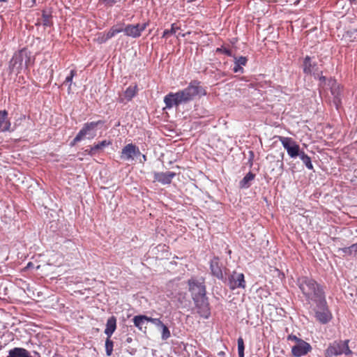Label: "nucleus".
Listing matches in <instances>:
<instances>
[{
  "label": "nucleus",
  "mask_w": 357,
  "mask_h": 357,
  "mask_svg": "<svg viewBox=\"0 0 357 357\" xmlns=\"http://www.w3.org/2000/svg\"><path fill=\"white\" fill-rule=\"evenodd\" d=\"M206 92L197 82H192L185 89L176 93H169L164 98L167 108H172L180 104L192 100L197 96L205 95Z\"/></svg>",
  "instance_id": "1"
},
{
  "label": "nucleus",
  "mask_w": 357,
  "mask_h": 357,
  "mask_svg": "<svg viewBox=\"0 0 357 357\" xmlns=\"http://www.w3.org/2000/svg\"><path fill=\"white\" fill-rule=\"evenodd\" d=\"M297 284L310 303L320 301L321 303H324V292L314 280L307 277H301L298 279Z\"/></svg>",
  "instance_id": "2"
},
{
  "label": "nucleus",
  "mask_w": 357,
  "mask_h": 357,
  "mask_svg": "<svg viewBox=\"0 0 357 357\" xmlns=\"http://www.w3.org/2000/svg\"><path fill=\"white\" fill-rule=\"evenodd\" d=\"M189 289L197 307H199L207 317L208 313V302L206 298V290L203 282L195 279L188 281Z\"/></svg>",
  "instance_id": "3"
},
{
  "label": "nucleus",
  "mask_w": 357,
  "mask_h": 357,
  "mask_svg": "<svg viewBox=\"0 0 357 357\" xmlns=\"http://www.w3.org/2000/svg\"><path fill=\"white\" fill-rule=\"evenodd\" d=\"M103 122L98 121L96 122H91L85 123L84 127L79 130L76 137L73 139V144L87 138L89 139H93L96 136L97 128L100 125H102Z\"/></svg>",
  "instance_id": "4"
},
{
  "label": "nucleus",
  "mask_w": 357,
  "mask_h": 357,
  "mask_svg": "<svg viewBox=\"0 0 357 357\" xmlns=\"http://www.w3.org/2000/svg\"><path fill=\"white\" fill-rule=\"evenodd\" d=\"M352 354L351 350L349 347V340H338L331 344L326 350V357L333 356H339L342 354L350 355Z\"/></svg>",
  "instance_id": "5"
},
{
  "label": "nucleus",
  "mask_w": 357,
  "mask_h": 357,
  "mask_svg": "<svg viewBox=\"0 0 357 357\" xmlns=\"http://www.w3.org/2000/svg\"><path fill=\"white\" fill-rule=\"evenodd\" d=\"M278 138L290 158H295L298 156L301 151H300V146L294 139L282 136H280Z\"/></svg>",
  "instance_id": "6"
},
{
  "label": "nucleus",
  "mask_w": 357,
  "mask_h": 357,
  "mask_svg": "<svg viewBox=\"0 0 357 357\" xmlns=\"http://www.w3.org/2000/svg\"><path fill=\"white\" fill-rule=\"evenodd\" d=\"M317 308L315 310V317L317 319L321 324H326L332 319V314L328 310L326 305V299L324 298V303H321L320 301L315 302Z\"/></svg>",
  "instance_id": "7"
},
{
  "label": "nucleus",
  "mask_w": 357,
  "mask_h": 357,
  "mask_svg": "<svg viewBox=\"0 0 357 357\" xmlns=\"http://www.w3.org/2000/svg\"><path fill=\"white\" fill-rule=\"evenodd\" d=\"M149 25V23H143V24H128L123 28V31L127 36L132 38H138L141 36L142 32L145 30V29Z\"/></svg>",
  "instance_id": "8"
},
{
  "label": "nucleus",
  "mask_w": 357,
  "mask_h": 357,
  "mask_svg": "<svg viewBox=\"0 0 357 357\" xmlns=\"http://www.w3.org/2000/svg\"><path fill=\"white\" fill-rule=\"evenodd\" d=\"M139 154L140 151L138 147L132 144H128L123 148L121 158L126 160H132L135 155Z\"/></svg>",
  "instance_id": "9"
},
{
  "label": "nucleus",
  "mask_w": 357,
  "mask_h": 357,
  "mask_svg": "<svg viewBox=\"0 0 357 357\" xmlns=\"http://www.w3.org/2000/svg\"><path fill=\"white\" fill-rule=\"evenodd\" d=\"M229 287L232 289L245 287V281L243 273L234 272L229 278Z\"/></svg>",
  "instance_id": "10"
},
{
  "label": "nucleus",
  "mask_w": 357,
  "mask_h": 357,
  "mask_svg": "<svg viewBox=\"0 0 357 357\" xmlns=\"http://www.w3.org/2000/svg\"><path fill=\"white\" fill-rule=\"evenodd\" d=\"M312 349L310 344L304 340L298 341L291 349L292 354L296 357H301L306 355Z\"/></svg>",
  "instance_id": "11"
},
{
  "label": "nucleus",
  "mask_w": 357,
  "mask_h": 357,
  "mask_svg": "<svg viewBox=\"0 0 357 357\" xmlns=\"http://www.w3.org/2000/svg\"><path fill=\"white\" fill-rule=\"evenodd\" d=\"M23 65V53H15L10 61V68L13 72L18 73Z\"/></svg>",
  "instance_id": "12"
},
{
  "label": "nucleus",
  "mask_w": 357,
  "mask_h": 357,
  "mask_svg": "<svg viewBox=\"0 0 357 357\" xmlns=\"http://www.w3.org/2000/svg\"><path fill=\"white\" fill-rule=\"evenodd\" d=\"M175 176L176 174L172 172H155L154 179L162 184H169Z\"/></svg>",
  "instance_id": "13"
},
{
  "label": "nucleus",
  "mask_w": 357,
  "mask_h": 357,
  "mask_svg": "<svg viewBox=\"0 0 357 357\" xmlns=\"http://www.w3.org/2000/svg\"><path fill=\"white\" fill-rule=\"evenodd\" d=\"M137 86H130L126 89V90L123 93V94L119 96V102H125L127 101H130L137 93Z\"/></svg>",
  "instance_id": "14"
},
{
  "label": "nucleus",
  "mask_w": 357,
  "mask_h": 357,
  "mask_svg": "<svg viewBox=\"0 0 357 357\" xmlns=\"http://www.w3.org/2000/svg\"><path fill=\"white\" fill-rule=\"evenodd\" d=\"M210 268L212 274L218 278V279L223 278V273L221 267L219 265V259L217 257H214L210 264Z\"/></svg>",
  "instance_id": "15"
},
{
  "label": "nucleus",
  "mask_w": 357,
  "mask_h": 357,
  "mask_svg": "<svg viewBox=\"0 0 357 357\" xmlns=\"http://www.w3.org/2000/svg\"><path fill=\"white\" fill-rule=\"evenodd\" d=\"M341 88L337 83L333 84L331 86V93L333 96V102L336 105L337 109L341 104Z\"/></svg>",
  "instance_id": "16"
},
{
  "label": "nucleus",
  "mask_w": 357,
  "mask_h": 357,
  "mask_svg": "<svg viewBox=\"0 0 357 357\" xmlns=\"http://www.w3.org/2000/svg\"><path fill=\"white\" fill-rule=\"evenodd\" d=\"M10 123L8 120V113L6 111H0V131H7L9 130Z\"/></svg>",
  "instance_id": "17"
},
{
  "label": "nucleus",
  "mask_w": 357,
  "mask_h": 357,
  "mask_svg": "<svg viewBox=\"0 0 357 357\" xmlns=\"http://www.w3.org/2000/svg\"><path fill=\"white\" fill-rule=\"evenodd\" d=\"M116 328V319L114 317H112L107 319L105 333L108 337H110Z\"/></svg>",
  "instance_id": "18"
},
{
  "label": "nucleus",
  "mask_w": 357,
  "mask_h": 357,
  "mask_svg": "<svg viewBox=\"0 0 357 357\" xmlns=\"http://www.w3.org/2000/svg\"><path fill=\"white\" fill-rule=\"evenodd\" d=\"M112 144V142L109 140H103L93 146L91 147L89 153L91 155L95 154L100 150H102L105 147Z\"/></svg>",
  "instance_id": "19"
},
{
  "label": "nucleus",
  "mask_w": 357,
  "mask_h": 357,
  "mask_svg": "<svg viewBox=\"0 0 357 357\" xmlns=\"http://www.w3.org/2000/svg\"><path fill=\"white\" fill-rule=\"evenodd\" d=\"M149 317L145 315H138L133 318L134 325L138 328L140 331L142 330L143 326L145 321H148Z\"/></svg>",
  "instance_id": "20"
},
{
  "label": "nucleus",
  "mask_w": 357,
  "mask_h": 357,
  "mask_svg": "<svg viewBox=\"0 0 357 357\" xmlns=\"http://www.w3.org/2000/svg\"><path fill=\"white\" fill-rule=\"evenodd\" d=\"M255 174L249 172L240 182V186L243 188H247L250 185V182L254 179Z\"/></svg>",
  "instance_id": "21"
},
{
  "label": "nucleus",
  "mask_w": 357,
  "mask_h": 357,
  "mask_svg": "<svg viewBox=\"0 0 357 357\" xmlns=\"http://www.w3.org/2000/svg\"><path fill=\"white\" fill-rule=\"evenodd\" d=\"M298 156L300 157L301 160L303 161V162L305 164L307 169H313V165L312 164L310 158L307 155H306L304 151H301Z\"/></svg>",
  "instance_id": "22"
},
{
  "label": "nucleus",
  "mask_w": 357,
  "mask_h": 357,
  "mask_svg": "<svg viewBox=\"0 0 357 357\" xmlns=\"http://www.w3.org/2000/svg\"><path fill=\"white\" fill-rule=\"evenodd\" d=\"M123 30V27L121 25L113 26L108 32L106 33V35L109 39L114 37L116 34L122 32Z\"/></svg>",
  "instance_id": "23"
},
{
  "label": "nucleus",
  "mask_w": 357,
  "mask_h": 357,
  "mask_svg": "<svg viewBox=\"0 0 357 357\" xmlns=\"http://www.w3.org/2000/svg\"><path fill=\"white\" fill-rule=\"evenodd\" d=\"M303 71L306 74H310L313 72V66L310 61V58L306 56L303 64Z\"/></svg>",
  "instance_id": "24"
},
{
  "label": "nucleus",
  "mask_w": 357,
  "mask_h": 357,
  "mask_svg": "<svg viewBox=\"0 0 357 357\" xmlns=\"http://www.w3.org/2000/svg\"><path fill=\"white\" fill-rule=\"evenodd\" d=\"M237 344H238V357H244L245 346H244L243 339L241 337H238V339L237 340Z\"/></svg>",
  "instance_id": "25"
},
{
  "label": "nucleus",
  "mask_w": 357,
  "mask_h": 357,
  "mask_svg": "<svg viewBox=\"0 0 357 357\" xmlns=\"http://www.w3.org/2000/svg\"><path fill=\"white\" fill-rule=\"evenodd\" d=\"M178 29H179L178 26H177L175 24H172L171 29H169V30L166 29L164 31L162 37L166 38L169 35L175 34Z\"/></svg>",
  "instance_id": "26"
},
{
  "label": "nucleus",
  "mask_w": 357,
  "mask_h": 357,
  "mask_svg": "<svg viewBox=\"0 0 357 357\" xmlns=\"http://www.w3.org/2000/svg\"><path fill=\"white\" fill-rule=\"evenodd\" d=\"M109 338L110 337H107V339L105 341L106 354L109 356H111L112 354L113 346H114L113 342Z\"/></svg>",
  "instance_id": "27"
},
{
  "label": "nucleus",
  "mask_w": 357,
  "mask_h": 357,
  "mask_svg": "<svg viewBox=\"0 0 357 357\" xmlns=\"http://www.w3.org/2000/svg\"><path fill=\"white\" fill-rule=\"evenodd\" d=\"M160 328H162V339L164 340L168 339L171 335L169 328L165 324Z\"/></svg>",
  "instance_id": "28"
},
{
  "label": "nucleus",
  "mask_w": 357,
  "mask_h": 357,
  "mask_svg": "<svg viewBox=\"0 0 357 357\" xmlns=\"http://www.w3.org/2000/svg\"><path fill=\"white\" fill-rule=\"evenodd\" d=\"M75 71L74 70H72L70 71V75L66 77L65 82H63V84H69V87H68L69 91L70 89V86L72 84L73 78L75 76Z\"/></svg>",
  "instance_id": "29"
},
{
  "label": "nucleus",
  "mask_w": 357,
  "mask_h": 357,
  "mask_svg": "<svg viewBox=\"0 0 357 357\" xmlns=\"http://www.w3.org/2000/svg\"><path fill=\"white\" fill-rule=\"evenodd\" d=\"M42 20H43V24L44 26H48L51 25V20H50V15H48L45 13H43Z\"/></svg>",
  "instance_id": "30"
},
{
  "label": "nucleus",
  "mask_w": 357,
  "mask_h": 357,
  "mask_svg": "<svg viewBox=\"0 0 357 357\" xmlns=\"http://www.w3.org/2000/svg\"><path fill=\"white\" fill-rule=\"evenodd\" d=\"M108 40L109 38H107L106 33H100L96 38V40L98 43H104Z\"/></svg>",
  "instance_id": "31"
},
{
  "label": "nucleus",
  "mask_w": 357,
  "mask_h": 357,
  "mask_svg": "<svg viewBox=\"0 0 357 357\" xmlns=\"http://www.w3.org/2000/svg\"><path fill=\"white\" fill-rule=\"evenodd\" d=\"M247 61H248V59L245 56H240L238 58H235V63H236L238 65H240L241 66H245Z\"/></svg>",
  "instance_id": "32"
},
{
  "label": "nucleus",
  "mask_w": 357,
  "mask_h": 357,
  "mask_svg": "<svg viewBox=\"0 0 357 357\" xmlns=\"http://www.w3.org/2000/svg\"><path fill=\"white\" fill-rule=\"evenodd\" d=\"M148 321L151 322L154 325L161 327L164 324L160 319L149 317Z\"/></svg>",
  "instance_id": "33"
},
{
  "label": "nucleus",
  "mask_w": 357,
  "mask_h": 357,
  "mask_svg": "<svg viewBox=\"0 0 357 357\" xmlns=\"http://www.w3.org/2000/svg\"><path fill=\"white\" fill-rule=\"evenodd\" d=\"M288 340L295 341L296 343H298V341H302L303 340L298 338L296 335H290L288 336Z\"/></svg>",
  "instance_id": "34"
},
{
  "label": "nucleus",
  "mask_w": 357,
  "mask_h": 357,
  "mask_svg": "<svg viewBox=\"0 0 357 357\" xmlns=\"http://www.w3.org/2000/svg\"><path fill=\"white\" fill-rule=\"evenodd\" d=\"M234 71L235 73L242 72L243 71V68H242V67L240 65H238L236 63H235V65H234Z\"/></svg>",
  "instance_id": "35"
},
{
  "label": "nucleus",
  "mask_w": 357,
  "mask_h": 357,
  "mask_svg": "<svg viewBox=\"0 0 357 357\" xmlns=\"http://www.w3.org/2000/svg\"><path fill=\"white\" fill-rule=\"evenodd\" d=\"M350 249L351 251H355L356 252L357 251V243H354L353 244L351 247H350Z\"/></svg>",
  "instance_id": "36"
},
{
  "label": "nucleus",
  "mask_w": 357,
  "mask_h": 357,
  "mask_svg": "<svg viewBox=\"0 0 357 357\" xmlns=\"http://www.w3.org/2000/svg\"><path fill=\"white\" fill-rule=\"evenodd\" d=\"M105 2L107 4L112 6L115 2V0H105Z\"/></svg>",
  "instance_id": "37"
},
{
  "label": "nucleus",
  "mask_w": 357,
  "mask_h": 357,
  "mask_svg": "<svg viewBox=\"0 0 357 357\" xmlns=\"http://www.w3.org/2000/svg\"><path fill=\"white\" fill-rule=\"evenodd\" d=\"M222 51H223V52H224L225 54H227V55H229V56H231V52H230V50H227V49L225 48V49H223V50H222Z\"/></svg>",
  "instance_id": "38"
},
{
  "label": "nucleus",
  "mask_w": 357,
  "mask_h": 357,
  "mask_svg": "<svg viewBox=\"0 0 357 357\" xmlns=\"http://www.w3.org/2000/svg\"><path fill=\"white\" fill-rule=\"evenodd\" d=\"M319 79H320V80H322V81H325V77H324V76H321V77H319Z\"/></svg>",
  "instance_id": "39"
},
{
  "label": "nucleus",
  "mask_w": 357,
  "mask_h": 357,
  "mask_svg": "<svg viewBox=\"0 0 357 357\" xmlns=\"http://www.w3.org/2000/svg\"><path fill=\"white\" fill-rule=\"evenodd\" d=\"M179 36H181L182 37H184L185 36V34H182V33H179L178 36L177 37H178Z\"/></svg>",
  "instance_id": "40"
},
{
  "label": "nucleus",
  "mask_w": 357,
  "mask_h": 357,
  "mask_svg": "<svg viewBox=\"0 0 357 357\" xmlns=\"http://www.w3.org/2000/svg\"><path fill=\"white\" fill-rule=\"evenodd\" d=\"M351 3H356V0H349Z\"/></svg>",
  "instance_id": "41"
},
{
  "label": "nucleus",
  "mask_w": 357,
  "mask_h": 357,
  "mask_svg": "<svg viewBox=\"0 0 357 357\" xmlns=\"http://www.w3.org/2000/svg\"><path fill=\"white\" fill-rule=\"evenodd\" d=\"M143 159L146 160V156L143 155Z\"/></svg>",
  "instance_id": "42"
},
{
  "label": "nucleus",
  "mask_w": 357,
  "mask_h": 357,
  "mask_svg": "<svg viewBox=\"0 0 357 357\" xmlns=\"http://www.w3.org/2000/svg\"><path fill=\"white\" fill-rule=\"evenodd\" d=\"M6 0H0L1 2L6 1Z\"/></svg>",
  "instance_id": "43"
},
{
  "label": "nucleus",
  "mask_w": 357,
  "mask_h": 357,
  "mask_svg": "<svg viewBox=\"0 0 357 357\" xmlns=\"http://www.w3.org/2000/svg\"><path fill=\"white\" fill-rule=\"evenodd\" d=\"M354 32L357 33V29H356V30H355V31H354Z\"/></svg>",
  "instance_id": "44"
}]
</instances>
